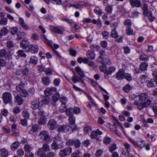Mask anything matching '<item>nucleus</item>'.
<instances>
[{"label": "nucleus", "instance_id": "1", "mask_svg": "<svg viewBox=\"0 0 157 157\" xmlns=\"http://www.w3.org/2000/svg\"><path fill=\"white\" fill-rule=\"evenodd\" d=\"M66 144L68 146H71L74 145L76 148H79L81 144L80 140L78 139H69L67 140Z\"/></svg>", "mask_w": 157, "mask_h": 157}, {"label": "nucleus", "instance_id": "2", "mask_svg": "<svg viewBox=\"0 0 157 157\" xmlns=\"http://www.w3.org/2000/svg\"><path fill=\"white\" fill-rule=\"evenodd\" d=\"M38 136L40 140H43L47 143H50L51 140L48 132L43 130L40 132Z\"/></svg>", "mask_w": 157, "mask_h": 157}, {"label": "nucleus", "instance_id": "3", "mask_svg": "<svg viewBox=\"0 0 157 157\" xmlns=\"http://www.w3.org/2000/svg\"><path fill=\"white\" fill-rule=\"evenodd\" d=\"M24 86L25 84L21 82L17 85L16 88L17 91L19 92L22 97H26L29 95V94L28 92L24 89Z\"/></svg>", "mask_w": 157, "mask_h": 157}, {"label": "nucleus", "instance_id": "4", "mask_svg": "<svg viewBox=\"0 0 157 157\" xmlns=\"http://www.w3.org/2000/svg\"><path fill=\"white\" fill-rule=\"evenodd\" d=\"M41 38L43 41L52 49L54 53L58 57H60V56L59 52L53 48L52 44L53 42L51 40H48L45 37V35L42 34L41 35Z\"/></svg>", "mask_w": 157, "mask_h": 157}, {"label": "nucleus", "instance_id": "5", "mask_svg": "<svg viewBox=\"0 0 157 157\" xmlns=\"http://www.w3.org/2000/svg\"><path fill=\"white\" fill-rule=\"evenodd\" d=\"M151 102V101L150 99H147V101L140 103L137 101H135L133 103V104L136 105L139 109L141 110L144 108L149 106Z\"/></svg>", "mask_w": 157, "mask_h": 157}, {"label": "nucleus", "instance_id": "6", "mask_svg": "<svg viewBox=\"0 0 157 157\" xmlns=\"http://www.w3.org/2000/svg\"><path fill=\"white\" fill-rule=\"evenodd\" d=\"M72 152L71 147H68L60 150L59 155L60 157H65L68 156Z\"/></svg>", "mask_w": 157, "mask_h": 157}, {"label": "nucleus", "instance_id": "7", "mask_svg": "<svg viewBox=\"0 0 157 157\" xmlns=\"http://www.w3.org/2000/svg\"><path fill=\"white\" fill-rule=\"evenodd\" d=\"M2 99L5 104L12 103V96L11 94L8 92L4 93L2 94Z\"/></svg>", "mask_w": 157, "mask_h": 157}, {"label": "nucleus", "instance_id": "8", "mask_svg": "<svg viewBox=\"0 0 157 157\" xmlns=\"http://www.w3.org/2000/svg\"><path fill=\"white\" fill-rule=\"evenodd\" d=\"M29 72V69L26 67H24L18 70L16 72V74L21 76H26L28 75Z\"/></svg>", "mask_w": 157, "mask_h": 157}, {"label": "nucleus", "instance_id": "9", "mask_svg": "<svg viewBox=\"0 0 157 157\" xmlns=\"http://www.w3.org/2000/svg\"><path fill=\"white\" fill-rule=\"evenodd\" d=\"M50 146L46 143L43 144L42 148H40L37 151L38 155H40L43 151L48 152L50 151Z\"/></svg>", "mask_w": 157, "mask_h": 157}, {"label": "nucleus", "instance_id": "10", "mask_svg": "<svg viewBox=\"0 0 157 157\" xmlns=\"http://www.w3.org/2000/svg\"><path fill=\"white\" fill-rule=\"evenodd\" d=\"M69 124L71 126H70V128H71L72 130H75L77 129V126L75 124V117L73 116H71L68 118Z\"/></svg>", "mask_w": 157, "mask_h": 157}, {"label": "nucleus", "instance_id": "11", "mask_svg": "<svg viewBox=\"0 0 157 157\" xmlns=\"http://www.w3.org/2000/svg\"><path fill=\"white\" fill-rule=\"evenodd\" d=\"M125 70L122 69H120L117 72L116 78L118 80H122L124 78L125 76Z\"/></svg>", "mask_w": 157, "mask_h": 157}, {"label": "nucleus", "instance_id": "12", "mask_svg": "<svg viewBox=\"0 0 157 157\" xmlns=\"http://www.w3.org/2000/svg\"><path fill=\"white\" fill-rule=\"evenodd\" d=\"M51 148L53 150H57L58 149L62 148L63 147V143H56L53 141L51 145Z\"/></svg>", "mask_w": 157, "mask_h": 157}, {"label": "nucleus", "instance_id": "13", "mask_svg": "<svg viewBox=\"0 0 157 157\" xmlns=\"http://www.w3.org/2000/svg\"><path fill=\"white\" fill-rule=\"evenodd\" d=\"M61 104L59 107V110L61 112H63L66 109V104L67 103V98L64 97L60 99V100Z\"/></svg>", "mask_w": 157, "mask_h": 157}, {"label": "nucleus", "instance_id": "14", "mask_svg": "<svg viewBox=\"0 0 157 157\" xmlns=\"http://www.w3.org/2000/svg\"><path fill=\"white\" fill-rule=\"evenodd\" d=\"M102 133L98 129H97L95 131H93L91 132L90 137L92 139H97V140H100L99 137H98V135H100L102 134Z\"/></svg>", "mask_w": 157, "mask_h": 157}, {"label": "nucleus", "instance_id": "15", "mask_svg": "<svg viewBox=\"0 0 157 157\" xmlns=\"http://www.w3.org/2000/svg\"><path fill=\"white\" fill-rule=\"evenodd\" d=\"M57 124L56 121L53 119L50 120L48 124V128L53 130L56 128Z\"/></svg>", "mask_w": 157, "mask_h": 157}, {"label": "nucleus", "instance_id": "16", "mask_svg": "<svg viewBox=\"0 0 157 157\" xmlns=\"http://www.w3.org/2000/svg\"><path fill=\"white\" fill-rule=\"evenodd\" d=\"M19 21L22 28L25 30H28L30 29V27L25 22L24 19L21 17H20Z\"/></svg>", "mask_w": 157, "mask_h": 157}, {"label": "nucleus", "instance_id": "17", "mask_svg": "<svg viewBox=\"0 0 157 157\" xmlns=\"http://www.w3.org/2000/svg\"><path fill=\"white\" fill-rule=\"evenodd\" d=\"M40 105V102L38 99L34 100L31 101V107L34 109H36L39 108Z\"/></svg>", "mask_w": 157, "mask_h": 157}, {"label": "nucleus", "instance_id": "18", "mask_svg": "<svg viewBox=\"0 0 157 157\" xmlns=\"http://www.w3.org/2000/svg\"><path fill=\"white\" fill-rule=\"evenodd\" d=\"M138 97L139 100L141 101H147V99H150L148 98V94L146 93H141L138 96Z\"/></svg>", "mask_w": 157, "mask_h": 157}, {"label": "nucleus", "instance_id": "19", "mask_svg": "<svg viewBox=\"0 0 157 157\" xmlns=\"http://www.w3.org/2000/svg\"><path fill=\"white\" fill-rule=\"evenodd\" d=\"M56 91V89L55 87L47 88L45 89L44 93L46 96H48V95H51L53 92H54Z\"/></svg>", "mask_w": 157, "mask_h": 157}, {"label": "nucleus", "instance_id": "20", "mask_svg": "<svg viewBox=\"0 0 157 157\" xmlns=\"http://www.w3.org/2000/svg\"><path fill=\"white\" fill-rule=\"evenodd\" d=\"M130 2L131 5L133 7H140L142 4L140 0H130Z\"/></svg>", "mask_w": 157, "mask_h": 157}, {"label": "nucleus", "instance_id": "21", "mask_svg": "<svg viewBox=\"0 0 157 157\" xmlns=\"http://www.w3.org/2000/svg\"><path fill=\"white\" fill-rule=\"evenodd\" d=\"M70 126L67 125H61L58 128V130L59 132H68L69 131Z\"/></svg>", "mask_w": 157, "mask_h": 157}, {"label": "nucleus", "instance_id": "22", "mask_svg": "<svg viewBox=\"0 0 157 157\" xmlns=\"http://www.w3.org/2000/svg\"><path fill=\"white\" fill-rule=\"evenodd\" d=\"M29 51L32 53H35L37 52L38 48L37 46L35 45H31L29 47Z\"/></svg>", "mask_w": 157, "mask_h": 157}, {"label": "nucleus", "instance_id": "23", "mask_svg": "<svg viewBox=\"0 0 157 157\" xmlns=\"http://www.w3.org/2000/svg\"><path fill=\"white\" fill-rule=\"evenodd\" d=\"M86 55L90 59L94 60L95 57V54L94 52L92 51H89L87 52Z\"/></svg>", "mask_w": 157, "mask_h": 157}, {"label": "nucleus", "instance_id": "24", "mask_svg": "<svg viewBox=\"0 0 157 157\" xmlns=\"http://www.w3.org/2000/svg\"><path fill=\"white\" fill-rule=\"evenodd\" d=\"M47 118L45 116H41L38 120V123L41 125L45 124Z\"/></svg>", "mask_w": 157, "mask_h": 157}, {"label": "nucleus", "instance_id": "25", "mask_svg": "<svg viewBox=\"0 0 157 157\" xmlns=\"http://www.w3.org/2000/svg\"><path fill=\"white\" fill-rule=\"evenodd\" d=\"M15 101L19 105H22L24 102V100L22 98L18 95L15 97Z\"/></svg>", "mask_w": 157, "mask_h": 157}, {"label": "nucleus", "instance_id": "26", "mask_svg": "<svg viewBox=\"0 0 157 157\" xmlns=\"http://www.w3.org/2000/svg\"><path fill=\"white\" fill-rule=\"evenodd\" d=\"M144 15L146 16H147L149 20L151 21H153L155 19V17L152 15V12L151 11L148 12L147 13L145 12Z\"/></svg>", "mask_w": 157, "mask_h": 157}, {"label": "nucleus", "instance_id": "27", "mask_svg": "<svg viewBox=\"0 0 157 157\" xmlns=\"http://www.w3.org/2000/svg\"><path fill=\"white\" fill-rule=\"evenodd\" d=\"M75 70L81 77L83 78L85 77L83 72L79 67H76L75 68Z\"/></svg>", "mask_w": 157, "mask_h": 157}, {"label": "nucleus", "instance_id": "28", "mask_svg": "<svg viewBox=\"0 0 157 157\" xmlns=\"http://www.w3.org/2000/svg\"><path fill=\"white\" fill-rule=\"evenodd\" d=\"M19 146V142L18 141H15L12 144L11 149L12 151H15L18 148Z\"/></svg>", "mask_w": 157, "mask_h": 157}, {"label": "nucleus", "instance_id": "29", "mask_svg": "<svg viewBox=\"0 0 157 157\" xmlns=\"http://www.w3.org/2000/svg\"><path fill=\"white\" fill-rule=\"evenodd\" d=\"M0 155L3 157H6L8 155V151L5 148H2L0 150Z\"/></svg>", "mask_w": 157, "mask_h": 157}, {"label": "nucleus", "instance_id": "30", "mask_svg": "<svg viewBox=\"0 0 157 157\" xmlns=\"http://www.w3.org/2000/svg\"><path fill=\"white\" fill-rule=\"evenodd\" d=\"M42 81L44 84L45 85H48L50 82L49 78L47 77H43L42 79Z\"/></svg>", "mask_w": 157, "mask_h": 157}, {"label": "nucleus", "instance_id": "31", "mask_svg": "<svg viewBox=\"0 0 157 157\" xmlns=\"http://www.w3.org/2000/svg\"><path fill=\"white\" fill-rule=\"evenodd\" d=\"M148 66V64L146 62H143L141 63L140 68L142 71H144L147 70Z\"/></svg>", "mask_w": 157, "mask_h": 157}, {"label": "nucleus", "instance_id": "32", "mask_svg": "<svg viewBox=\"0 0 157 157\" xmlns=\"http://www.w3.org/2000/svg\"><path fill=\"white\" fill-rule=\"evenodd\" d=\"M24 148L25 152H27L30 153L33 150V147L30 145L26 144L25 145Z\"/></svg>", "mask_w": 157, "mask_h": 157}, {"label": "nucleus", "instance_id": "33", "mask_svg": "<svg viewBox=\"0 0 157 157\" xmlns=\"http://www.w3.org/2000/svg\"><path fill=\"white\" fill-rule=\"evenodd\" d=\"M26 36V34L25 32H19L17 34V39L18 40H20Z\"/></svg>", "mask_w": 157, "mask_h": 157}, {"label": "nucleus", "instance_id": "34", "mask_svg": "<svg viewBox=\"0 0 157 157\" xmlns=\"http://www.w3.org/2000/svg\"><path fill=\"white\" fill-rule=\"evenodd\" d=\"M37 58L35 56H33L30 58L29 63L35 65L37 63Z\"/></svg>", "mask_w": 157, "mask_h": 157}, {"label": "nucleus", "instance_id": "35", "mask_svg": "<svg viewBox=\"0 0 157 157\" xmlns=\"http://www.w3.org/2000/svg\"><path fill=\"white\" fill-rule=\"evenodd\" d=\"M29 42L26 40H22L21 42L20 45L21 47L24 48H26L29 45Z\"/></svg>", "mask_w": 157, "mask_h": 157}, {"label": "nucleus", "instance_id": "36", "mask_svg": "<svg viewBox=\"0 0 157 157\" xmlns=\"http://www.w3.org/2000/svg\"><path fill=\"white\" fill-rule=\"evenodd\" d=\"M60 98L59 95L56 93L54 94L52 97V100L54 102L57 101Z\"/></svg>", "mask_w": 157, "mask_h": 157}, {"label": "nucleus", "instance_id": "37", "mask_svg": "<svg viewBox=\"0 0 157 157\" xmlns=\"http://www.w3.org/2000/svg\"><path fill=\"white\" fill-rule=\"evenodd\" d=\"M126 31L127 34L128 35H133V30L130 26L127 27Z\"/></svg>", "mask_w": 157, "mask_h": 157}, {"label": "nucleus", "instance_id": "38", "mask_svg": "<svg viewBox=\"0 0 157 157\" xmlns=\"http://www.w3.org/2000/svg\"><path fill=\"white\" fill-rule=\"evenodd\" d=\"M65 113L66 114L70 116H72V113H73V109L72 108H70L65 110Z\"/></svg>", "mask_w": 157, "mask_h": 157}, {"label": "nucleus", "instance_id": "39", "mask_svg": "<svg viewBox=\"0 0 157 157\" xmlns=\"http://www.w3.org/2000/svg\"><path fill=\"white\" fill-rule=\"evenodd\" d=\"M115 70V68L113 67H109L108 70L106 71L105 74H109L114 72Z\"/></svg>", "mask_w": 157, "mask_h": 157}, {"label": "nucleus", "instance_id": "40", "mask_svg": "<svg viewBox=\"0 0 157 157\" xmlns=\"http://www.w3.org/2000/svg\"><path fill=\"white\" fill-rule=\"evenodd\" d=\"M116 149L117 146L115 143L112 144L109 147V151L111 153L112 152Z\"/></svg>", "mask_w": 157, "mask_h": 157}, {"label": "nucleus", "instance_id": "41", "mask_svg": "<svg viewBox=\"0 0 157 157\" xmlns=\"http://www.w3.org/2000/svg\"><path fill=\"white\" fill-rule=\"evenodd\" d=\"M50 100L49 97L48 96H46L43 98L42 102L44 104H47L49 103Z\"/></svg>", "mask_w": 157, "mask_h": 157}, {"label": "nucleus", "instance_id": "42", "mask_svg": "<svg viewBox=\"0 0 157 157\" xmlns=\"http://www.w3.org/2000/svg\"><path fill=\"white\" fill-rule=\"evenodd\" d=\"M105 11L108 14H111L113 11V7L111 6H107L105 8Z\"/></svg>", "mask_w": 157, "mask_h": 157}, {"label": "nucleus", "instance_id": "43", "mask_svg": "<svg viewBox=\"0 0 157 157\" xmlns=\"http://www.w3.org/2000/svg\"><path fill=\"white\" fill-rule=\"evenodd\" d=\"M39 128V127L37 124H34L33 125L30 131V132H36L37 131Z\"/></svg>", "mask_w": 157, "mask_h": 157}, {"label": "nucleus", "instance_id": "44", "mask_svg": "<svg viewBox=\"0 0 157 157\" xmlns=\"http://www.w3.org/2000/svg\"><path fill=\"white\" fill-rule=\"evenodd\" d=\"M7 18L5 17L0 19V24L2 25H6L7 23Z\"/></svg>", "mask_w": 157, "mask_h": 157}, {"label": "nucleus", "instance_id": "45", "mask_svg": "<svg viewBox=\"0 0 157 157\" xmlns=\"http://www.w3.org/2000/svg\"><path fill=\"white\" fill-rule=\"evenodd\" d=\"M103 151L102 149H99L98 150L96 153H95V156L96 157H101L103 153Z\"/></svg>", "mask_w": 157, "mask_h": 157}, {"label": "nucleus", "instance_id": "46", "mask_svg": "<svg viewBox=\"0 0 157 157\" xmlns=\"http://www.w3.org/2000/svg\"><path fill=\"white\" fill-rule=\"evenodd\" d=\"M147 76L144 75H142L140 76V81L142 83L145 82L147 81Z\"/></svg>", "mask_w": 157, "mask_h": 157}, {"label": "nucleus", "instance_id": "47", "mask_svg": "<svg viewBox=\"0 0 157 157\" xmlns=\"http://www.w3.org/2000/svg\"><path fill=\"white\" fill-rule=\"evenodd\" d=\"M72 80L74 83L80 82L81 78L77 75H74L72 78Z\"/></svg>", "mask_w": 157, "mask_h": 157}, {"label": "nucleus", "instance_id": "48", "mask_svg": "<svg viewBox=\"0 0 157 157\" xmlns=\"http://www.w3.org/2000/svg\"><path fill=\"white\" fill-rule=\"evenodd\" d=\"M152 75L153 76V80L156 84H157V70H155L153 71Z\"/></svg>", "mask_w": 157, "mask_h": 157}, {"label": "nucleus", "instance_id": "49", "mask_svg": "<svg viewBox=\"0 0 157 157\" xmlns=\"http://www.w3.org/2000/svg\"><path fill=\"white\" fill-rule=\"evenodd\" d=\"M80 150H78L75 152L71 154V157H81V156L80 155Z\"/></svg>", "mask_w": 157, "mask_h": 157}, {"label": "nucleus", "instance_id": "50", "mask_svg": "<svg viewBox=\"0 0 157 157\" xmlns=\"http://www.w3.org/2000/svg\"><path fill=\"white\" fill-rule=\"evenodd\" d=\"M17 53L19 56L24 58H25L26 56V54L24 53V52L22 50H20L18 51Z\"/></svg>", "mask_w": 157, "mask_h": 157}, {"label": "nucleus", "instance_id": "51", "mask_svg": "<svg viewBox=\"0 0 157 157\" xmlns=\"http://www.w3.org/2000/svg\"><path fill=\"white\" fill-rule=\"evenodd\" d=\"M111 141V139L110 137L106 136L103 140V142L105 144L107 145L110 143Z\"/></svg>", "mask_w": 157, "mask_h": 157}, {"label": "nucleus", "instance_id": "52", "mask_svg": "<svg viewBox=\"0 0 157 157\" xmlns=\"http://www.w3.org/2000/svg\"><path fill=\"white\" fill-rule=\"evenodd\" d=\"M99 59H103L105 55V52L103 50H100L99 51Z\"/></svg>", "mask_w": 157, "mask_h": 157}, {"label": "nucleus", "instance_id": "53", "mask_svg": "<svg viewBox=\"0 0 157 157\" xmlns=\"http://www.w3.org/2000/svg\"><path fill=\"white\" fill-rule=\"evenodd\" d=\"M17 155L20 156H22L24 155V151L21 148H19L17 151Z\"/></svg>", "mask_w": 157, "mask_h": 157}, {"label": "nucleus", "instance_id": "54", "mask_svg": "<svg viewBox=\"0 0 157 157\" xmlns=\"http://www.w3.org/2000/svg\"><path fill=\"white\" fill-rule=\"evenodd\" d=\"M8 32V30L5 27H3L1 29L0 33L2 35H5Z\"/></svg>", "mask_w": 157, "mask_h": 157}, {"label": "nucleus", "instance_id": "55", "mask_svg": "<svg viewBox=\"0 0 157 157\" xmlns=\"http://www.w3.org/2000/svg\"><path fill=\"white\" fill-rule=\"evenodd\" d=\"M140 59L142 61H147L148 60V57L145 55H141L140 56Z\"/></svg>", "mask_w": 157, "mask_h": 157}, {"label": "nucleus", "instance_id": "56", "mask_svg": "<svg viewBox=\"0 0 157 157\" xmlns=\"http://www.w3.org/2000/svg\"><path fill=\"white\" fill-rule=\"evenodd\" d=\"M131 89V86L129 84L126 85L124 88L123 90L126 92L128 93Z\"/></svg>", "mask_w": 157, "mask_h": 157}, {"label": "nucleus", "instance_id": "57", "mask_svg": "<svg viewBox=\"0 0 157 157\" xmlns=\"http://www.w3.org/2000/svg\"><path fill=\"white\" fill-rule=\"evenodd\" d=\"M111 36L113 37H114L115 38L117 37H118V35L117 33L116 29H115L114 30H112L111 34Z\"/></svg>", "mask_w": 157, "mask_h": 157}, {"label": "nucleus", "instance_id": "58", "mask_svg": "<svg viewBox=\"0 0 157 157\" xmlns=\"http://www.w3.org/2000/svg\"><path fill=\"white\" fill-rule=\"evenodd\" d=\"M10 30L11 33L12 35H14L16 34L18 31V29L16 27H14L12 28Z\"/></svg>", "mask_w": 157, "mask_h": 157}, {"label": "nucleus", "instance_id": "59", "mask_svg": "<svg viewBox=\"0 0 157 157\" xmlns=\"http://www.w3.org/2000/svg\"><path fill=\"white\" fill-rule=\"evenodd\" d=\"M92 22L94 24H97L98 26H101V21L100 19H98L97 20L94 19L92 20Z\"/></svg>", "mask_w": 157, "mask_h": 157}, {"label": "nucleus", "instance_id": "60", "mask_svg": "<svg viewBox=\"0 0 157 157\" xmlns=\"http://www.w3.org/2000/svg\"><path fill=\"white\" fill-rule=\"evenodd\" d=\"M90 140H86L82 142V144L85 147H88L90 144Z\"/></svg>", "mask_w": 157, "mask_h": 157}, {"label": "nucleus", "instance_id": "61", "mask_svg": "<svg viewBox=\"0 0 157 157\" xmlns=\"http://www.w3.org/2000/svg\"><path fill=\"white\" fill-rule=\"evenodd\" d=\"M124 24L125 25L127 26H130L131 27L132 25V22L129 19H127L125 21Z\"/></svg>", "mask_w": 157, "mask_h": 157}, {"label": "nucleus", "instance_id": "62", "mask_svg": "<svg viewBox=\"0 0 157 157\" xmlns=\"http://www.w3.org/2000/svg\"><path fill=\"white\" fill-rule=\"evenodd\" d=\"M6 54V51L5 49H2L0 50V56H5Z\"/></svg>", "mask_w": 157, "mask_h": 157}, {"label": "nucleus", "instance_id": "63", "mask_svg": "<svg viewBox=\"0 0 157 157\" xmlns=\"http://www.w3.org/2000/svg\"><path fill=\"white\" fill-rule=\"evenodd\" d=\"M44 72L47 75H51L52 73V70L50 68H45L44 70Z\"/></svg>", "mask_w": 157, "mask_h": 157}, {"label": "nucleus", "instance_id": "64", "mask_svg": "<svg viewBox=\"0 0 157 157\" xmlns=\"http://www.w3.org/2000/svg\"><path fill=\"white\" fill-rule=\"evenodd\" d=\"M54 31L56 33H57L59 34H62L63 33V31L58 27H55L54 28Z\"/></svg>", "mask_w": 157, "mask_h": 157}]
</instances>
